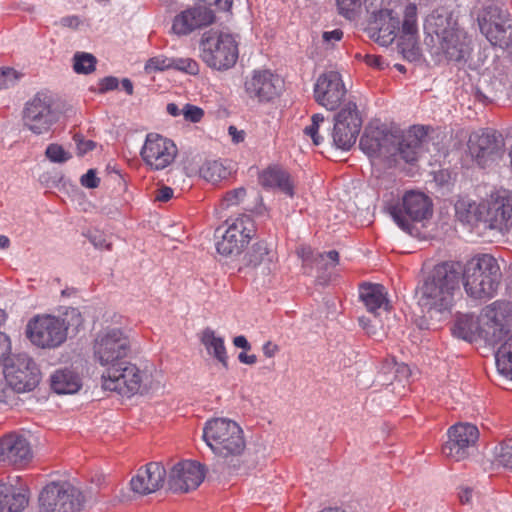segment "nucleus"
<instances>
[{
    "label": "nucleus",
    "instance_id": "obj_18",
    "mask_svg": "<svg viewBox=\"0 0 512 512\" xmlns=\"http://www.w3.org/2000/svg\"><path fill=\"white\" fill-rule=\"evenodd\" d=\"M467 145L471 157L484 168L502 156L504 140L502 135L494 130H483L472 133Z\"/></svg>",
    "mask_w": 512,
    "mask_h": 512
},
{
    "label": "nucleus",
    "instance_id": "obj_8",
    "mask_svg": "<svg viewBox=\"0 0 512 512\" xmlns=\"http://www.w3.org/2000/svg\"><path fill=\"white\" fill-rule=\"evenodd\" d=\"M388 210L402 230L414 235L418 233L415 225L432 215V203L424 193L408 191L401 201L389 206Z\"/></svg>",
    "mask_w": 512,
    "mask_h": 512
},
{
    "label": "nucleus",
    "instance_id": "obj_30",
    "mask_svg": "<svg viewBox=\"0 0 512 512\" xmlns=\"http://www.w3.org/2000/svg\"><path fill=\"white\" fill-rule=\"evenodd\" d=\"M28 503V491L23 484L18 481L0 484V512H22Z\"/></svg>",
    "mask_w": 512,
    "mask_h": 512
},
{
    "label": "nucleus",
    "instance_id": "obj_22",
    "mask_svg": "<svg viewBox=\"0 0 512 512\" xmlns=\"http://www.w3.org/2000/svg\"><path fill=\"white\" fill-rule=\"evenodd\" d=\"M479 438V431L475 425L458 423L448 430V441L442 446L445 457L454 461H462L469 455V448L474 446Z\"/></svg>",
    "mask_w": 512,
    "mask_h": 512
},
{
    "label": "nucleus",
    "instance_id": "obj_3",
    "mask_svg": "<svg viewBox=\"0 0 512 512\" xmlns=\"http://www.w3.org/2000/svg\"><path fill=\"white\" fill-rule=\"evenodd\" d=\"M203 439L217 456L224 459L230 471L239 468V457L246 443L241 427L230 419L214 418L206 422Z\"/></svg>",
    "mask_w": 512,
    "mask_h": 512
},
{
    "label": "nucleus",
    "instance_id": "obj_57",
    "mask_svg": "<svg viewBox=\"0 0 512 512\" xmlns=\"http://www.w3.org/2000/svg\"><path fill=\"white\" fill-rule=\"evenodd\" d=\"M427 132L422 126H414L405 136H401L402 139H416V145L421 147L423 139L426 137Z\"/></svg>",
    "mask_w": 512,
    "mask_h": 512
},
{
    "label": "nucleus",
    "instance_id": "obj_21",
    "mask_svg": "<svg viewBox=\"0 0 512 512\" xmlns=\"http://www.w3.org/2000/svg\"><path fill=\"white\" fill-rule=\"evenodd\" d=\"M360 298L373 315V319L361 317L359 322L369 335L377 336V327L384 329L378 316L381 311L389 313V301L386 298L385 288L380 284H364L360 288Z\"/></svg>",
    "mask_w": 512,
    "mask_h": 512
},
{
    "label": "nucleus",
    "instance_id": "obj_13",
    "mask_svg": "<svg viewBox=\"0 0 512 512\" xmlns=\"http://www.w3.org/2000/svg\"><path fill=\"white\" fill-rule=\"evenodd\" d=\"M362 126V118L354 101L344 103L334 115L332 138L334 145L342 150H349L357 140Z\"/></svg>",
    "mask_w": 512,
    "mask_h": 512
},
{
    "label": "nucleus",
    "instance_id": "obj_7",
    "mask_svg": "<svg viewBox=\"0 0 512 512\" xmlns=\"http://www.w3.org/2000/svg\"><path fill=\"white\" fill-rule=\"evenodd\" d=\"M201 58L211 68L227 70L238 59V44L228 33L210 30L202 35Z\"/></svg>",
    "mask_w": 512,
    "mask_h": 512
},
{
    "label": "nucleus",
    "instance_id": "obj_15",
    "mask_svg": "<svg viewBox=\"0 0 512 512\" xmlns=\"http://www.w3.org/2000/svg\"><path fill=\"white\" fill-rule=\"evenodd\" d=\"M348 90L342 79V75L337 71H327L320 74L314 84L313 96L317 104L326 110L334 111L344 106L347 99Z\"/></svg>",
    "mask_w": 512,
    "mask_h": 512
},
{
    "label": "nucleus",
    "instance_id": "obj_51",
    "mask_svg": "<svg viewBox=\"0 0 512 512\" xmlns=\"http://www.w3.org/2000/svg\"><path fill=\"white\" fill-rule=\"evenodd\" d=\"M360 0H337V5L340 14L347 18H352L357 6H359Z\"/></svg>",
    "mask_w": 512,
    "mask_h": 512
},
{
    "label": "nucleus",
    "instance_id": "obj_34",
    "mask_svg": "<svg viewBox=\"0 0 512 512\" xmlns=\"http://www.w3.org/2000/svg\"><path fill=\"white\" fill-rule=\"evenodd\" d=\"M456 217L462 223L470 226L485 227L486 219V203H476L469 200L461 199L455 204Z\"/></svg>",
    "mask_w": 512,
    "mask_h": 512
},
{
    "label": "nucleus",
    "instance_id": "obj_9",
    "mask_svg": "<svg viewBox=\"0 0 512 512\" xmlns=\"http://www.w3.org/2000/svg\"><path fill=\"white\" fill-rule=\"evenodd\" d=\"M512 329V305L497 301L488 306L480 316V337L489 345L504 342Z\"/></svg>",
    "mask_w": 512,
    "mask_h": 512
},
{
    "label": "nucleus",
    "instance_id": "obj_44",
    "mask_svg": "<svg viewBox=\"0 0 512 512\" xmlns=\"http://www.w3.org/2000/svg\"><path fill=\"white\" fill-rule=\"evenodd\" d=\"M171 68L172 58L163 55L152 57L145 64V71L149 74L157 71H164Z\"/></svg>",
    "mask_w": 512,
    "mask_h": 512
},
{
    "label": "nucleus",
    "instance_id": "obj_37",
    "mask_svg": "<svg viewBox=\"0 0 512 512\" xmlns=\"http://www.w3.org/2000/svg\"><path fill=\"white\" fill-rule=\"evenodd\" d=\"M201 341L205 346L208 354L212 355L225 368H227V353L223 338L217 337L213 330L207 328L202 332Z\"/></svg>",
    "mask_w": 512,
    "mask_h": 512
},
{
    "label": "nucleus",
    "instance_id": "obj_54",
    "mask_svg": "<svg viewBox=\"0 0 512 512\" xmlns=\"http://www.w3.org/2000/svg\"><path fill=\"white\" fill-rule=\"evenodd\" d=\"M73 139L77 145V154L79 156H83L95 147V143L92 140H84L80 134H75Z\"/></svg>",
    "mask_w": 512,
    "mask_h": 512
},
{
    "label": "nucleus",
    "instance_id": "obj_4",
    "mask_svg": "<svg viewBox=\"0 0 512 512\" xmlns=\"http://www.w3.org/2000/svg\"><path fill=\"white\" fill-rule=\"evenodd\" d=\"M461 274H463L466 293L475 299L492 298L502 279L499 263L490 254H481L472 258Z\"/></svg>",
    "mask_w": 512,
    "mask_h": 512
},
{
    "label": "nucleus",
    "instance_id": "obj_40",
    "mask_svg": "<svg viewBox=\"0 0 512 512\" xmlns=\"http://www.w3.org/2000/svg\"><path fill=\"white\" fill-rule=\"evenodd\" d=\"M400 31L404 36H414L418 33V15L415 4L409 3L405 6Z\"/></svg>",
    "mask_w": 512,
    "mask_h": 512
},
{
    "label": "nucleus",
    "instance_id": "obj_16",
    "mask_svg": "<svg viewBox=\"0 0 512 512\" xmlns=\"http://www.w3.org/2000/svg\"><path fill=\"white\" fill-rule=\"evenodd\" d=\"M6 384L15 392L32 391L40 381V371L36 363L26 354H18L5 365Z\"/></svg>",
    "mask_w": 512,
    "mask_h": 512
},
{
    "label": "nucleus",
    "instance_id": "obj_46",
    "mask_svg": "<svg viewBox=\"0 0 512 512\" xmlns=\"http://www.w3.org/2000/svg\"><path fill=\"white\" fill-rule=\"evenodd\" d=\"M315 265L321 269H328L334 267L339 262V253L336 250H331L327 253H317L314 258Z\"/></svg>",
    "mask_w": 512,
    "mask_h": 512
},
{
    "label": "nucleus",
    "instance_id": "obj_23",
    "mask_svg": "<svg viewBox=\"0 0 512 512\" xmlns=\"http://www.w3.org/2000/svg\"><path fill=\"white\" fill-rule=\"evenodd\" d=\"M205 467L197 461L184 460L176 463L168 475V487L176 493L196 489L205 478Z\"/></svg>",
    "mask_w": 512,
    "mask_h": 512
},
{
    "label": "nucleus",
    "instance_id": "obj_42",
    "mask_svg": "<svg viewBox=\"0 0 512 512\" xmlns=\"http://www.w3.org/2000/svg\"><path fill=\"white\" fill-rule=\"evenodd\" d=\"M96 58L90 53H76L73 68L78 74H89L95 70Z\"/></svg>",
    "mask_w": 512,
    "mask_h": 512
},
{
    "label": "nucleus",
    "instance_id": "obj_50",
    "mask_svg": "<svg viewBox=\"0 0 512 512\" xmlns=\"http://www.w3.org/2000/svg\"><path fill=\"white\" fill-rule=\"evenodd\" d=\"M498 459L503 466L512 468V439L502 443Z\"/></svg>",
    "mask_w": 512,
    "mask_h": 512
},
{
    "label": "nucleus",
    "instance_id": "obj_35",
    "mask_svg": "<svg viewBox=\"0 0 512 512\" xmlns=\"http://www.w3.org/2000/svg\"><path fill=\"white\" fill-rule=\"evenodd\" d=\"M416 139H402L397 135L396 149L391 151L390 164H397L400 160L413 163L418 159L420 146L416 145Z\"/></svg>",
    "mask_w": 512,
    "mask_h": 512
},
{
    "label": "nucleus",
    "instance_id": "obj_49",
    "mask_svg": "<svg viewBox=\"0 0 512 512\" xmlns=\"http://www.w3.org/2000/svg\"><path fill=\"white\" fill-rule=\"evenodd\" d=\"M20 75L17 71L12 68H1L0 69V89L8 88L12 86Z\"/></svg>",
    "mask_w": 512,
    "mask_h": 512
},
{
    "label": "nucleus",
    "instance_id": "obj_47",
    "mask_svg": "<svg viewBox=\"0 0 512 512\" xmlns=\"http://www.w3.org/2000/svg\"><path fill=\"white\" fill-rule=\"evenodd\" d=\"M172 68L195 75L199 71L198 63L191 58H172Z\"/></svg>",
    "mask_w": 512,
    "mask_h": 512
},
{
    "label": "nucleus",
    "instance_id": "obj_27",
    "mask_svg": "<svg viewBox=\"0 0 512 512\" xmlns=\"http://www.w3.org/2000/svg\"><path fill=\"white\" fill-rule=\"evenodd\" d=\"M166 469L159 462H150L141 467L131 479V489L140 495H147L159 490L166 478Z\"/></svg>",
    "mask_w": 512,
    "mask_h": 512
},
{
    "label": "nucleus",
    "instance_id": "obj_64",
    "mask_svg": "<svg viewBox=\"0 0 512 512\" xmlns=\"http://www.w3.org/2000/svg\"><path fill=\"white\" fill-rule=\"evenodd\" d=\"M229 135L232 137V140L235 143H239L244 140V133L243 131L237 130L235 126H230L228 128Z\"/></svg>",
    "mask_w": 512,
    "mask_h": 512
},
{
    "label": "nucleus",
    "instance_id": "obj_11",
    "mask_svg": "<svg viewBox=\"0 0 512 512\" xmlns=\"http://www.w3.org/2000/svg\"><path fill=\"white\" fill-rule=\"evenodd\" d=\"M129 348V339L120 329H108L97 335L93 346L94 357L106 369L124 361Z\"/></svg>",
    "mask_w": 512,
    "mask_h": 512
},
{
    "label": "nucleus",
    "instance_id": "obj_2",
    "mask_svg": "<svg viewBox=\"0 0 512 512\" xmlns=\"http://www.w3.org/2000/svg\"><path fill=\"white\" fill-rule=\"evenodd\" d=\"M462 267L458 262H442L433 267L419 288V305L428 311L449 310L459 288Z\"/></svg>",
    "mask_w": 512,
    "mask_h": 512
},
{
    "label": "nucleus",
    "instance_id": "obj_29",
    "mask_svg": "<svg viewBox=\"0 0 512 512\" xmlns=\"http://www.w3.org/2000/svg\"><path fill=\"white\" fill-rule=\"evenodd\" d=\"M396 144L397 135L379 130L367 131L360 138V147L364 153L371 158H382L388 162Z\"/></svg>",
    "mask_w": 512,
    "mask_h": 512
},
{
    "label": "nucleus",
    "instance_id": "obj_45",
    "mask_svg": "<svg viewBox=\"0 0 512 512\" xmlns=\"http://www.w3.org/2000/svg\"><path fill=\"white\" fill-rule=\"evenodd\" d=\"M46 157L55 163H64L71 158V154L67 152L61 145L52 143L48 145L45 151Z\"/></svg>",
    "mask_w": 512,
    "mask_h": 512
},
{
    "label": "nucleus",
    "instance_id": "obj_58",
    "mask_svg": "<svg viewBox=\"0 0 512 512\" xmlns=\"http://www.w3.org/2000/svg\"><path fill=\"white\" fill-rule=\"evenodd\" d=\"M343 38V31L341 29H335L333 31H325L322 34L323 43L328 47H332L335 42L340 41Z\"/></svg>",
    "mask_w": 512,
    "mask_h": 512
},
{
    "label": "nucleus",
    "instance_id": "obj_61",
    "mask_svg": "<svg viewBox=\"0 0 512 512\" xmlns=\"http://www.w3.org/2000/svg\"><path fill=\"white\" fill-rule=\"evenodd\" d=\"M118 84H119V82L116 77H113V76L105 77L99 83V86H100L99 92L105 93L107 91L114 90L118 87Z\"/></svg>",
    "mask_w": 512,
    "mask_h": 512
},
{
    "label": "nucleus",
    "instance_id": "obj_39",
    "mask_svg": "<svg viewBox=\"0 0 512 512\" xmlns=\"http://www.w3.org/2000/svg\"><path fill=\"white\" fill-rule=\"evenodd\" d=\"M201 176L212 183H216L229 176L230 171L217 160L206 161L200 168Z\"/></svg>",
    "mask_w": 512,
    "mask_h": 512
},
{
    "label": "nucleus",
    "instance_id": "obj_38",
    "mask_svg": "<svg viewBox=\"0 0 512 512\" xmlns=\"http://www.w3.org/2000/svg\"><path fill=\"white\" fill-rule=\"evenodd\" d=\"M495 358L498 371L512 380V334L501 343Z\"/></svg>",
    "mask_w": 512,
    "mask_h": 512
},
{
    "label": "nucleus",
    "instance_id": "obj_63",
    "mask_svg": "<svg viewBox=\"0 0 512 512\" xmlns=\"http://www.w3.org/2000/svg\"><path fill=\"white\" fill-rule=\"evenodd\" d=\"M173 197V189L168 186H163L157 190L155 199L158 201L166 202Z\"/></svg>",
    "mask_w": 512,
    "mask_h": 512
},
{
    "label": "nucleus",
    "instance_id": "obj_48",
    "mask_svg": "<svg viewBox=\"0 0 512 512\" xmlns=\"http://www.w3.org/2000/svg\"><path fill=\"white\" fill-rule=\"evenodd\" d=\"M182 115L186 121L191 123H198L204 117V111L198 106L185 104L182 108Z\"/></svg>",
    "mask_w": 512,
    "mask_h": 512
},
{
    "label": "nucleus",
    "instance_id": "obj_24",
    "mask_svg": "<svg viewBox=\"0 0 512 512\" xmlns=\"http://www.w3.org/2000/svg\"><path fill=\"white\" fill-rule=\"evenodd\" d=\"M215 22V15L204 5L187 8L173 19L172 31L176 35L185 36L195 30L203 29Z\"/></svg>",
    "mask_w": 512,
    "mask_h": 512
},
{
    "label": "nucleus",
    "instance_id": "obj_56",
    "mask_svg": "<svg viewBox=\"0 0 512 512\" xmlns=\"http://www.w3.org/2000/svg\"><path fill=\"white\" fill-rule=\"evenodd\" d=\"M81 184L86 188H97L100 183V179L96 176L94 169H90L80 179Z\"/></svg>",
    "mask_w": 512,
    "mask_h": 512
},
{
    "label": "nucleus",
    "instance_id": "obj_60",
    "mask_svg": "<svg viewBox=\"0 0 512 512\" xmlns=\"http://www.w3.org/2000/svg\"><path fill=\"white\" fill-rule=\"evenodd\" d=\"M363 60L368 66L377 68L379 70H382L387 66L383 58L378 55L366 54L363 56Z\"/></svg>",
    "mask_w": 512,
    "mask_h": 512
},
{
    "label": "nucleus",
    "instance_id": "obj_5",
    "mask_svg": "<svg viewBox=\"0 0 512 512\" xmlns=\"http://www.w3.org/2000/svg\"><path fill=\"white\" fill-rule=\"evenodd\" d=\"M101 382L104 390L126 397L142 393L151 387L148 372L126 360L104 369Z\"/></svg>",
    "mask_w": 512,
    "mask_h": 512
},
{
    "label": "nucleus",
    "instance_id": "obj_1",
    "mask_svg": "<svg viewBox=\"0 0 512 512\" xmlns=\"http://www.w3.org/2000/svg\"><path fill=\"white\" fill-rule=\"evenodd\" d=\"M425 44L437 61L465 64L473 51L472 37L459 26L453 14L440 8L432 11L424 23Z\"/></svg>",
    "mask_w": 512,
    "mask_h": 512
},
{
    "label": "nucleus",
    "instance_id": "obj_55",
    "mask_svg": "<svg viewBox=\"0 0 512 512\" xmlns=\"http://www.w3.org/2000/svg\"><path fill=\"white\" fill-rule=\"evenodd\" d=\"M296 254L302 259L304 265L315 264L314 258L316 257V254L313 253L311 247L304 245L299 246L296 249Z\"/></svg>",
    "mask_w": 512,
    "mask_h": 512
},
{
    "label": "nucleus",
    "instance_id": "obj_62",
    "mask_svg": "<svg viewBox=\"0 0 512 512\" xmlns=\"http://www.w3.org/2000/svg\"><path fill=\"white\" fill-rule=\"evenodd\" d=\"M11 345L9 337L0 332V364L5 359V357L10 353Z\"/></svg>",
    "mask_w": 512,
    "mask_h": 512
},
{
    "label": "nucleus",
    "instance_id": "obj_17",
    "mask_svg": "<svg viewBox=\"0 0 512 512\" xmlns=\"http://www.w3.org/2000/svg\"><path fill=\"white\" fill-rule=\"evenodd\" d=\"M52 104L50 96L38 93L24 107V126L36 135L48 133L57 121V113L53 110Z\"/></svg>",
    "mask_w": 512,
    "mask_h": 512
},
{
    "label": "nucleus",
    "instance_id": "obj_26",
    "mask_svg": "<svg viewBox=\"0 0 512 512\" xmlns=\"http://www.w3.org/2000/svg\"><path fill=\"white\" fill-rule=\"evenodd\" d=\"M485 228L501 233L512 228V194L499 195L486 203Z\"/></svg>",
    "mask_w": 512,
    "mask_h": 512
},
{
    "label": "nucleus",
    "instance_id": "obj_19",
    "mask_svg": "<svg viewBox=\"0 0 512 512\" xmlns=\"http://www.w3.org/2000/svg\"><path fill=\"white\" fill-rule=\"evenodd\" d=\"M277 256L273 249L264 241L254 243L243 255L241 266L254 270L255 278L263 284L271 282V276L276 271Z\"/></svg>",
    "mask_w": 512,
    "mask_h": 512
},
{
    "label": "nucleus",
    "instance_id": "obj_36",
    "mask_svg": "<svg viewBox=\"0 0 512 512\" xmlns=\"http://www.w3.org/2000/svg\"><path fill=\"white\" fill-rule=\"evenodd\" d=\"M452 331L456 337L472 342L480 337V318L475 320L471 315H460Z\"/></svg>",
    "mask_w": 512,
    "mask_h": 512
},
{
    "label": "nucleus",
    "instance_id": "obj_28",
    "mask_svg": "<svg viewBox=\"0 0 512 512\" xmlns=\"http://www.w3.org/2000/svg\"><path fill=\"white\" fill-rule=\"evenodd\" d=\"M281 80L268 70L255 71L245 82V90L250 98L258 101H270L279 93Z\"/></svg>",
    "mask_w": 512,
    "mask_h": 512
},
{
    "label": "nucleus",
    "instance_id": "obj_52",
    "mask_svg": "<svg viewBox=\"0 0 512 512\" xmlns=\"http://www.w3.org/2000/svg\"><path fill=\"white\" fill-rule=\"evenodd\" d=\"M246 196V190L244 188H237L229 191L224 196V203L227 207L238 205Z\"/></svg>",
    "mask_w": 512,
    "mask_h": 512
},
{
    "label": "nucleus",
    "instance_id": "obj_41",
    "mask_svg": "<svg viewBox=\"0 0 512 512\" xmlns=\"http://www.w3.org/2000/svg\"><path fill=\"white\" fill-rule=\"evenodd\" d=\"M60 321H63L66 336L69 329H72L74 332H78L79 328L82 327L84 323L81 312L77 308L73 307L66 309L63 313V317L60 318Z\"/></svg>",
    "mask_w": 512,
    "mask_h": 512
},
{
    "label": "nucleus",
    "instance_id": "obj_59",
    "mask_svg": "<svg viewBox=\"0 0 512 512\" xmlns=\"http://www.w3.org/2000/svg\"><path fill=\"white\" fill-rule=\"evenodd\" d=\"M90 240L96 248L106 249V250L111 249L112 243L110 241H108L106 239V237L98 231H96L94 234L90 235Z\"/></svg>",
    "mask_w": 512,
    "mask_h": 512
},
{
    "label": "nucleus",
    "instance_id": "obj_32",
    "mask_svg": "<svg viewBox=\"0 0 512 512\" xmlns=\"http://www.w3.org/2000/svg\"><path fill=\"white\" fill-rule=\"evenodd\" d=\"M375 29H377L376 40L381 45H388L393 42L396 36L401 33L400 20L392 10H380L375 17Z\"/></svg>",
    "mask_w": 512,
    "mask_h": 512
},
{
    "label": "nucleus",
    "instance_id": "obj_25",
    "mask_svg": "<svg viewBox=\"0 0 512 512\" xmlns=\"http://www.w3.org/2000/svg\"><path fill=\"white\" fill-rule=\"evenodd\" d=\"M32 458L28 440L20 434L9 433L0 438V464L24 465Z\"/></svg>",
    "mask_w": 512,
    "mask_h": 512
},
{
    "label": "nucleus",
    "instance_id": "obj_6",
    "mask_svg": "<svg viewBox=\"0 0 512 512\" xmlns=\"http://www.w3.org/2000/svg\"><path fill=\"white\" fill-rule=\"evenodd\" d=\"M38 502L39 512H81L85 496L69 481H52L41 490Z\"/></svg>",
    "mask_w": 512,
    "mask_h": 512
},
{
    "label": "nucleus",
    "instance_id": "obj_53",
    "mask_svg": "<svg viewBox=\"0 0 512 512\" xmlns=\"http://www.w3.org/2000/svg\"><path fill=\"white\" fill-rule=\"evenodd\" d=\"M383 368L386 370L395 368L396 377L400 380L408 378L411 373L409 367L406 364H397L394 359H391V361H386Z\"/></svg>",
    "mask_w": 512,
    "mask_h": 512
},
{
    "label": "nucleus",
    "instance_id": "obj_33",
    "mask_svg": "<svg viewBox=\"0 0 512 512\" xmlns=\"http://www.w3.org/2000/svg\"><path fill=\"white\" fill-rule=\"evenodd\" d=\"M51 389L57 394H75L82 387L78 373L71 368H61L50 376Z\"/></svg>",
    "mask_w": 512,
    "mask_h": 512
},
{
    "label": "nucleus",
    "instance_id": "obj_20",
    "mask_svg": "<svg viewBox=\"0 0 512 512\" xmlns=\"http://www.w3.org/2000/svg\"><path fill=\"white\" fill-rule=\"evenodd\" d=\"M177 152V147L172 140L157 133H149L140 155L151 169L163 170L174 162Z\"/></svg>",
    "mask_w": 512,
    "mask_h": 512
},
{
    "label": "nucleus",
    "instance_id": "obj_10",
    "mask_svg": "<svg viewBox=\"0 0 512 512\" xmlns=\"http://www.w3.org/2000/svg\"><path fill=\"white\" fill-rule=\"evenodd\" d=\"M481 33L493 46L512 47V23L510 14L496 5L481 10L477 17Z\"/></svg>",
    "mask_w": 512,
    "mask_h": 512
},
{
    "label": "nucleus",
    "instance_id": "obj_31",
    "mask_svg": "<svg viewBox=\"0 0 512 512\" xmlns=\"http://www.w3.org/2000/svg\"><path fill=\"white\" fill-rule=\"evenodd\" d=\"M259 182L265 188H277L289 197L294 196V183L282 167L269 166L260 174Z\"/></svg>",
    "mask_w": 512,
    "mask_h": 512
},
{
    "label": "nucleus",
    "instance_id": "obj_14",
    "mask_svg": "<svg viewBox=\"0 0 512 512\" xmlns=\"http://www.w3.org/2000/svg\"><path fill=\"white\" fill-rule=\"evenodd\" d=\"M256 228L253 219L249 215H241L228 225L222 233L221 239L216 242L217 252L225 257H235L241 254L251 238L255 235Z\"/></svg>",
    "mask_w": 512,
    "mask_h": 512
},
{
    "label": "nucleus",
    "instance_id": "obj_43",
    "mask_svg": "<svg viewBox=\"0 0 512 512\" xmlns=\"http://www.w3.org/2000/svg\"><path fill=\"white\" fill-rule=\"evenodd\" d=\"M325 122L322 114H314L311 118V124L306 126L304 134L311 137L314 145H320L323 138L319 135V128Z\"/></svg>",
    "mask_w": 512,
    "mask_h": 512
},
{
    "label": "nucleus",
    "instance_id": "obj_12",
    "mask_svg": "<svg viewBox=\"0 0 512 512\" xmlns=\"http://www.w3.org/2000/svg\"><path fill=\"white\" fill-rule=\"evenodd\" d=\"M63 325L60 317L36 316L28 322L26 335L35 346L54 349L61 346L67 339Z\"/></svg>",
    "mask_w": 512,
    "mask_h": 512
}]
</instances>
